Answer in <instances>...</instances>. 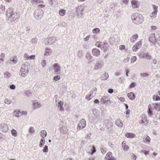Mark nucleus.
Wrapping results in <instances>:
<instances>
[{"mask_svg":"<svg viewBox=\"0 0 160 160\" xmlns=\"http://www.w3.org/2000/svg\"><path fill=\"white\" fill-rule=\"evenodd\" d=\"M6 16L8 20L11 22H14L19 18L18 12L13 8H9L7 10Z\"/></svg>","mask_w":160,"mask_h":160,"instance_id":"1","label":"nucleus"},{"mask_svg":"<svg viewBox=\"0 0 160 160\" xmlns=\"http://www.w3.org/2000/svg\"><path fill=\"white\" fill-rule=\"evenodd\" d=\"M131 18L133 23L136 24L141 23L143 21L142 15L137 13L133 14L131 16Z\"/></svg>","mask_w":160,"mask_h":160,"instance_id":"2","label":"nucleus"},{"mask_svg":"<svg viewBox=\"0 0 160 160\" xmlns=\"http://www.w3.org/2000/svg\"><path fill=\"white\" fill-rule=\"evenodd\" d=\"M28 72V66L25 64H22L19 72L20 75L23 77H24L27 75Z\"/></svg>","mask_w":160,"mask_h":160,"instance_id":"3","label":"nucleus"},{"mask_svg":"<svg viewBox=\"0 0 160 160\" xmlns=\"http://www.w3.org/2000/svg\"><path fill=\"white\" fill-rule=\"evenodd\" d=\"M95 45L98 48L103 49L104 52H106L108 50V44L104 42L99 41L97 42Z\"/></svg>","mask_w":160,"mask_h":160,"instance_id":"4","label":"nucleus"},{"mask_svg":"<svg viewBox=\"0 0 160 160\" xmlns=\"http://www.w3.org/2000/svg\"><path fill=\"white\" fill-rule=\"evenodd\" d=\"M43 15V11L40 9L36 10L35 11L34 16L37 19H40Z\"/></svg>","mask_w":160,"mask_h":160,"instance_id":"5","label":"nucleus"},{"mask_svg":"<svg viewBox=\"0 0 160 160\" xmlns=\"http://www.w3.org/2000/svg\"><path fill=\"white\" fill-rule=\"evenodd\" d=\"M84 9V7L83 6L80 5L78 6L76 8V13L77 16L81 17L83 13V11Z\"/></svg>","mask_w":160,"mask_h":160,"instance_id":"6","label":"nucleus"},{"mask_svg":"<svg viewBox=\"0 0 160 160\" xmlns=\"http://www.w3.org/2000/svg\"><path fill=\"white\" fill-rule=\"evenodd\" d=\"M104 64L101 60H98L94 66V70H97L102 68Z\"/></svg>","mask_w":160,"mask_h":160,"instance_id":"7","label":"nucleus"},{"mask_svg":"<svg viewBox=\"0 0 160 160\" xmlns=\"http://www.w3.org/2000/svg\"><path fill=\"white\" fill-rule=\"evenodd\" d=\"M139 56L140 57L147 59H151L152 58L151 55L148 52L145 53L144 52H141Z\"/></svg>","mask_w":160,"mask_h":160,"instance_id":"8","label":"nucleus"},{"mask_svg":"<svg viewBox=\"0 0 160 160\" xmlns=\"http://www.w3.org/2000/svg\"><path fill=\"white\" fill-rule=\"evenodd\" d=\"M86 126V123L85 120L84 119H82L78 123V128L82 129L84 128Z\"/></svg>","mask_w":160,"mask_h":160,"instance_id":"9","label":"nucleus"},{"mask_svg":"<svg viewBox=\"0 0 160 160\" xmlns=\"http://www.w3.org/2000/svg\"><path fill=\"white\" fill-rule=\"evenodd\" d=\"M56 41V38L54 37H49L46 40V42L47 43H46V44L51 45L54 43Z\"/></svg>","mask_w":160,"mask_h":160,"instance_id":"10","label":"nucleus"},{"mask_svg":"<svg viewBox=\"0 0 160 160\" xmlns=\"http://www.w3.org/2000/svg\"><path fill=\"white\" fill-rule=\"evenodd\" d=\"M0 130L3 132H6L8 130V127L5 123L0 124Z\"/></svg>","mask_w":160,"mask_h":160,"instance_id":"11","label":"nucleus"},{"mask_svg":"<svg viewBox=\"0 0 160 160\" xmlns=\"http://www.w3.org/2000/svg\"><path fill=\"white\" fill-rule=\"evenodd\" d=\"M142 46L141 42L140 41L136 43L132 48V50L134 52H136L140 49Z\"/></svg>","mask_w":160,"mask_h":160,"instance_id":"12","label":"nucleus"},{"mask_svg":"<svg viewBox=\"0 0 160 160\" xmlns=\"http://www.w3.org/2000/svg\"><path fill=\"white\" fill-rule=\"evenodd\" d=\"M112 153L111 152H108L105 157L104 160H115V158L112 157Z\"/></svg>","mask_w":160,"mask_h":160,"instance_id":"13","label":"nucleus"},{"mask_svg":"<svg viewBox=\"0 0 160 160\" xmlns=\"http://www.w3.org/2000/svg\"><path fill=\"white\" fill-rule=\"evenodd\" d=\"M52 67L55 73H57L60 71V67L58 64L57 63H54L52 65Z\"/></svg>","mask_w":160,"mask_h":160,"instance_id":"14","label":"nucleus"},{"mask_svg":"<svg viewBox=\"0 0 160 160\" xmlns=\"http://www.w3.org/2000/svg\"><path fill=\"white\" fill-rule=\"evenodd\" d=\"M92 52L93 55L96 57L99 56L100 54V51L96 48L92 49Z\"/></svg>","mask_w":160,"mask_h":160,"instance_id":"15","label":"nucleus"},{"mask_svg":"<svg viewBox=\"0 0 160 160\" xmlns=\"http://www.w3.org/2000/svg\"><path fill=\"white\" fill-rule=\"evenodd\" d=\"M106 125L108 128H110L112 126V123L110 119H106L104 121Z\"/></svg>","mask_w":160,"mask_h":160,"instance_id":"16","label":"nucleus"},{"mask_svg":"<svg viewBox=\"0 0 160 160\" xmlns=\"http://www.w3.org/2000/svg\"><path fill=\"white\" fill-rule=\"evenodd\" d=\"M60 132L63 134H66L68 132V129L65 126H62L60 128Z\"/></svg>","mask_w":160,"mask_h":160,"instance_id":"17","label":"nucleus"},{"mask_svg":"<svg viewBox=\"0 0 160 160\" xmlns=\"http://www.w3.org/2000/svg\"><path fill=\"white\" fill-rule=\"evenodd\" d=\"M138 2L135 0H132L131 1L132 6L133 8H137L138 6Z\"/></svg>","mask_w":160,"mask_h":160,"instance_id":"18","label":"nucleus"},{"mask_svg":"<svg viewBox=\"0 0 160 160\" xmlns=\"http://www.w3.org/2000/svg\"><path fill=\"white\" fill-rule=\"evenodd\" d=\"M155 34H152V36H150L149 38V40L151 42L154 44L156 43L157 40L154 36Z\"/></svg>","mask_w":160,"mask_h":160,"instance_id":"19","label":"nucleus"},{"mask_svg":"<svg viewBox=\"0 0 160 160\" xmlns=\"http://www.w3.org/2000/svg\"><path fill=\"white\" fill-rule=\"evenodd\" d=\"M109 98L106 96H103L101 98V101L103 102V103H105L109 100Z\"/></svg>","mask_w":160,"mask_h":160,"instance_id":"20","label":"nucleus"},{"mask_svg":"<svg viewBox=\"0 0 160 160\" xmlns=\"http://www.w3.org/2000/svg\"><path fill=\"white\" fill-rule=\"evenodd\" d=\"M109 77L108 74L107 72L104 73L101 76V80H106Z\"/></svg>","mask_w":160,"mask_h":160,"instance_id":"21","label":"nucleus"},{"mask_svg":"<svg viewBox=\"0 0 160 160\" xmlns=\"http://www.w3.org/2000/svg\"><path fill=\"white\" fill-rule=\"evenodd\" d=\"M63 102L60 101L57 104V106L58 107L59 110L61 111H62L64 110V109L62 107Z\"/></svg>","mask_w":160,"mask_h":160,"instance_id":"22","label":"nucleus"},{"mask_svg":"<svg viewBox=\"0 0 160 160\" xmlns=\"http://www.w3.org/2000/svg\"><path fill=\"white\" fill-rule=\"evenodd\" d=\"M33 104L34 109H36L41 107V105L37 101H34L33 102Z\"/></svg>","mask_w":160,"mask_h":160,"instance_id":"23","label":"nucleus"},{"mask_svg":"<svg viewBox=\"0 0 160 160\" xmlns=\"http://www.w3.org/2000/svg\"><path fill=\"white\" fill-rule=\"evenodd\" d=\"M24 57L27 59L33 60L35 58V56L33 55L29 56L27 54L25 53Z\"/></svg>","mask_w":160,"mask_h":160,"instance_id":"24","label":"nucleus"},{"mask_svg":"<svg viewBox=\"0 0 160 160\" xmlns=\"http://www.w3.org/2000/svg\"><path fill=\"white\" fill-rule=\"evenodd\" d=\"M128 96L131 100L134 99L136 97L135 95L132 92L129 93L128 94Z\"/></svg>","mask_w":160,"mask_h":160,"instance_id":"25","label":"nucleus"},{"mask_svg":"<svg viewBox=\"0 0 160 160\" xmlns=\"http://www.w3.org/2000/svg\"><path fill=\"white\" fill-rule=\"evenodd\" d=\"M89 147L91 149V152H90L89 153H90V154L91 155H92L96 152V148L94 146H90Z\"/></svg>","mask_w":160,"mask_h":160,"instance_id":"26","label":"nucleus"},{"mask_svg":"<svg viewBox=\"0 0 160 160\" xmlns=\"http://www.w3.org/2000/svg\"><path fill=\"white\" fill-rule=\"evenodd\" d=\"M122 146L124 150L127 151L129 148V147L128 145L126 144V142L124 141L122 142Z\"/></svg>","mask_w":160,"mask_h":160,"instance_id":"27","label":"nucleus"},{"mask_svg":"<svg viewBox=\"0 0 160 160\" xmlns=\"http://www.w3.org/2000/svg\"><path fill=\"white\" fill-rule=\"evenodd\" d=\"M21 111L19 110H15L13 112L14 115L17 117L21 116Z\"/></svg>","mask_w":160,"mask_h":160,"instance_id":"28","label":"nucleus"},{"mask_svg":"<svg viewBox=\"0 0 160 160\" xmlns=\"http://www.w3.org/2000/svg\"><path fill=\"white\" fill-rule=\"evenodd\" d=\"M138 37V35L137 34H135L130 39V41L133 42Z\"/></svg>","mask_w":160,"mask_h":160,"instance_id":"29","label":"nucleus"},{"mask_svg":"<svg viewBox=\"0 0 160 160\" xmlns=\"http://www.w3.org/2000/svg\"><path fill=\"white\" fill-rule=\"evenodd\" d=\"M125 136L128 138H134L135 137V135L134 134L131 133H126Z\"/></svg>","mask_w":160,"mask_h":160,"instance_id":"30","label":"nucleus"},{"mask_svg":"<svg viewBox=\"0 0 160 160\" xmlns=\"http://www.w3.org/2000/svg\"><path fill=\"white\" fill-rule=\"evenodd\" d=\"M45 142V139L44 138H42L40 140L39 146L40 147H42L44 145Z\"/></svg>","mask_w":160,"mask_h":160,"instance_id":"31","label":"nucleus"},{"mask_svg":"<svg viewBox=\"0 0 160 160\" xmlns=\"http://www.w3.org/2000/svg\"><path fill=\"white\" fill-rule=\"evenodd\" d=\"M116 124L118 127H122L123 125L120 120H117L116 121Z\"/></svg>","mask_w":160,"mask_h":160,"instance_id":"32","label":"nucleus"},{"mask_svg":"<svg viewBox=\"0 0 160 160\" xmlns=\"http://www.w3.org/2000/svg\"><path fill=\"white\" fill-rule=\"evenodd\" d=\"M52 52V50L50 49L46 48L45 49V55H46L50 54Z\"/></svg>","mask_w":160,"mask_h":160,"instance_id":"33","label":"nucleus"},{"mask_svg":"<svg viewBox=\"0 0 160 160\" xmlns=\"http://www.w3.org/2000/svg\"><path fill=\"white\" fill-rule=\"evenodd\" d=\"M47 133L46 131L43 130L41 132V135L42 138H44L47 136Z\"/></svg>","mask_w":160,"mask_h":160,"instance_id":"34","label":"nucleus"},{"mask_svg":"<svg viewBox=\"0 0 160 160\" xmlns=\"http://www.w3.org/2000/svg\"><path fill=\"white\" fill-rule=\"evenodd\" d=\"M92 32L94 33L98 34L100 32V29L98 28H95L93 30Z\"/></svg>","mask_w":160,"mask_h":160,"instance_id":"35","label":"nucleus"},{"mask_svg":"<svg viewBox=\"0 0 160 160\" xmlns=\"http://www.w3.org/2000/svg\"><path fill=\"white\" fill-rule=\"evenodd\" d=\"M153 99L155 101L160 100V97L158 95H155L153 96Z\"/></svg>","mask_w":160,"mask_h":160,"instance_id":"36","label":"nucleus"},{"mask_svg":"<svg viewBox=\"0 0 160 160\" xmlns=\"http://www.w3.org/2000/svg\"><path fill=\"white\" fill-rule=\"evenodd\" d=\"M10 61L13 63H16L17 62V59L15 57L11 58Z\"/></svg>","mask_w":160,"mask_h":160,"instance_id":"37","label":"nucleus"},{"mask_svg":"<svg viewBox=\"0 0 160 160\" xmlns=\"http://www.w3.org/2000/svg\"><path fill=\"white\" fill-rule=\"evenodd\" d=\"M4 57L5 54L4 53H2L0 56V63L3 61Z\"/></svg>","mask_w":160,"mask_h":160,"instance_id":"38","label":"nucleus"},{"mask_svg":"<svg viewBox=\"0 0 160 160\" xmlns=\"http://www.w3.org/2000/svg\"><path fill=\"white\" fill-rule=\"evenodd\" d=\"M38 39L37 38H34L31 39V42L32 44H35L37 43Z\"/></svg>","mask_w":160,"mask_h":160,"instance_id":"39","label":"nucleus"},{"mask_svg":"<svg viewBox=\"0 0 160 160\" xmlns=\"http://www.w3.org/2000/svg\"><path fill=\"white\" fill-rule=\"evenodd\" d=\"M59 13L60 16H62L65 15V11L64 10H61L59 11Z\"/></svg>","mask_w":160,"mask_h":160,"instance_id":"40","label":"nucleus"},{"mask_svg":"<svg viewBox=\"0 0 160 160\" xmlns=\"http://www.w3.org/2000/svg\"><path fill=\"white\" fill-rule=\"evenodd\" d=\"M11 73L8 72H6L4 74V77L5 78H9L11 77Z\"/></svg>","mask_w":160,"mask_h":160,"instance_id":"41","label":"nucleus"},{"mask_svg":"<svg viewBox=\"0 0 160 160\" xmlns=\"http://www.w3.org/2000/svg\"><path fill=\"white\" fill-rule=\"evenodd\" d=\"M48 151V146L47 145H45L42 150V151L43 152L46 153Z\"/></svg>","mask_w":160,"mask_h":160,"instance_id":"42","label":"nucleus"},{"mask_svg":"<svg viewBox=\"0 0 160 160\" xmlns=\"http://www.w3.org/2000/svg\"><path fill=\"white\" fill-rule=\"evenodd\" d=\"M35 131L34 130L33 128L31 127L29 128V133H33Z\"/></svg>","mask_w":160,"mask_h":160,"instance_id":"43","label":"nucleus"},{"mask_svg":"<svg viewBox=\"0 0 160 160\" xmlns=\"http://www.w3.org/2000/svg\"><path fill=\"white\" fill-rule=\"evenodd\" d=\"M92 94L90 92V94L89 96H86V99L88 100H89L90 99L93 97L94 96L93 95H92Z\"/></svg>","mask_w":160,"mask_h":160,"instance_id":"44","label":"nucleus"},{"mask_svg":"<svg viewBox=\"0 0 160 160\" xmlns=\"http://www.w3.org/2000/svg\"><path fill=\"white\" fill-rule=\"evenodd\" d=\"M4 102L5 103L9 104L11 103V101L8 98H5L4 100Z\"/></svg>","mask_w":160,"mask_h":160,"instance_id":"45","label":"nucleus"},{"mask_svg":"<svg viewBox=\"0 0 160 160\" xmlns=\"http://www.w3.org/2000/svg\"><path fill=\"white\" fill-rule=\"evenodd\" d=\"M59 27H65L67 26V23L65 22H62L60 24H58Z\"/></svg>","mask_w":160,"mask_h":160,"instance_id":"46","label":"nucleus"},{"mask_svg":"<svg viewBox=\"0 0 160 160\" xmlns=\"http://www.w3.org/2000/svg\"><path fill=\"white\" fill-rule=\"evenodd\" d=\"M86 58L88 60H90L91 58V57L89 53L87 52L86 55Z\"/></svg>","mask_w":160,"mask_h":160,"instance_id":"47","label":"nucleus"},{"mask_svg":"<svg viewBox=\"0 0 160 160\" xmlns=\"http://www.w3.org/2000/svg\"><path fill=\"white\" fill-rule=\"evenodd\" d=\"M137 60V57L136 56H133L132 57L131 59V63H133L135 62Z\"/></svg>","mask_w":160,"mask_h":160,"instance_id":"48","label":"nucleus"},{"mask_svg":"<svg viewBox=\"0 0 160 160\" xmlns=\"http://www.w3.org/2000/svg\"><path fill=\"white\" fill-rule=\"evenodd\" d=\"M41 64L42 66L43 67H44L45 66L46 64V61H45V60H42Z\"/></svg>","mask_w":160,"mask_h":160,"instance_id":"49","label":"nucleus"},{"mask_svg":"<svg viewBox=\"0 0 160 160\" xmlns=\"http://www.w3.org/2000/svg\"><path fill=\"white\" fill-rule=\"evenodd\" d=\"M96 88H92L91 91V92L92 93V95H93V96H94L96 94Z\"/></svg>","mask_w":160,"mask_h":160,"instance_id":"50","label":"nucleus"},{"mask_svg":"<svg viewBox=\"0 0 160 160\" xmlns=\"http://www.w3.org/2000/svg\"><path fill=\"white\" fill-rule=\"evenodd\" d=\"M140 75L141 76L145 77H148L149 76L148 74L145 73H141Z\"/></svg>","mask_w":160,"mask_h":160,"instance_id":"51","label":"nucleus"},{"mask_svg":"<svg viewBox=\"0 0 160 160\" xmlns=\"http://www.w3.org/2000/svg\"><path fill=\"white\" fill-rule=\"evenodd\" d=\"M11 133H12V135H13V136L16 135V131L15 130H14V129H12L11 130Z\"/></svg>","mask_w":160,"mask_h":160,"instance_id":"52","label":"nucleus"},{"mask_svg":"<svg viewBox=\"0 0 160 160\" xmlns=\"http://www.w3.org/2000/svg\"><path fill=\"white\" fill-rule=\"evenodd\" d=\"M60 77L59 76L57 75L54 77V80L55 81H57L60 80Z\"/></svg>","mask_w":160,"mask_h":160,"instance_id":"53","label":"nucleus"},{"mask_svg":"<svg viewBox=\"0 0 160 160\" xmlns=\"http://www.w3.org/2000/svg\"><path fill=\"white\" fill-rule=\"evenodd\" d=\"M157 44L160 47V36L157 39Z\"/></svg>","mask_w":160,"mask_h":160,"instance_id":"54","label":"nucleus"},{"mask_svg":"<svg viewBox=\"0 0 160 160\" xmlns=\"http://www.w3.org/2000/svg\"><path fill=\"white\" fill-rule=\"evenodd\" d=\"M154 106L155 107V108L156 109V110H159L160 109L159 106L158 104H155V105H154Z\"/></svg>","mask_w":160,"mask_h":160,"instance_id":"55","label":"nucleus"},{"mask_svg":"<svg viewBox=\"0 0 160 160\" xmlns=\"http://www.w3.org/2000/svg\"><path fill=\"white\" fill-rule=\"evenodd\" d=\"M15 88H16V87H15V85L14 84L11 85L9 87L12 90L15 89Z\"/></svg>","mask_w":160,"mask_h":160,"instance_id":"56","label":"nucleus"},{"mask_svg":"<svg viewBox=\"0 0 160 160\" xmlns=\"http://www.w3.org/2000/svg\"><path fill=\"white\" fill-rule=\"evenodd\" d=\"M125 47L124 45H121L119 46V48L120 50H122L125 49Z\"/></svg>","mask_w":160,"mask_h":160,"instance_id":"57","label":"nucleus"},{"mask_svg":"<svg viewBox=\"0 0 160 160\" xmlns=\"http://www.w3.org/2000/svg\"><path fill=\"white\" fill-rule=\"evenodd\" d=\"M152 7L153 8V9L154 10V11H157V12H158V7L155 6V5H152Z\"/></svg>","mask_w":160,"mask_h":160,"instance_id":"58","label":"nucleus"},{"mask_svg":"<svg viewBox=\"0 0 160 160\" xmlns=\"http://www.w3.org/2000/svg\"><path fill=\"white\" fill-rule=\"evenodd\" d=\"M77 55L79 57H80L82 56V51H78L77 53Z\"/></svg>","mask_w":160,"mask_h":160,"instance_id":"59","label":"nucleus"},{"mask_svg":"<svg viewBox=\"0 0 160 160\" xmlns=\"http://www.w3.org/2000/svg\"><path fill=\"white\" fill-rule=\"evenodd\" d=\"M145 140L148 142H149L150 141V138L149 137L147 136V137L146 138Z\"/></svg>","mask_w":160,"mask_h":160,"instance_id":"60","label":"nucleus"},{"mask_svg":"<svg viewBox=\"0 0 160 160\" xmlns=\"http://www.w3.org/2000/svg\"><path fill=\"white\" fill-rule=\"evenodd\" d=\"M21 115H26L27 114V112L26 111H21Z\"/></svg>","mask_w":160,"mask_h":160,"instance_id":"61","label":"nucleus"},{"mask_svg":"<svg viewBox=\"0 0 160 160\" xmlns=\"http://www.w3.org/2000/svg\"><path fill=\"white\" fill-rule=\"evenodd\" d=\"M113 92V90L112 88L109 89L108 90V92L110 94L112 93Z\"/></svg>","mask_w":160,"mask_h":160,"instance_id":"62","label":"nucleus"},{"mask_svg":"<svg viewBox=\"0 0 160 160\" xmlns=\"http://www.w3.org/2000/svg\"><path fill=\"white\" fill-rule=\"evenodd\" d=\"M135 86V83L133 82L130 84V86H129V87L130 88H132V87H134Z\"/></svg>","mask_w":160,"mask_h":160,"instance_id":"63","label":"nucleus"},{"mask_svg":"<svg viewBox=\"0 0 160 160\" xmlns=\"http://www.w3.org/2000/svg\"><path fill=\"white\" fill-rule=\"evenodd\" d=\"M129 59V58L128 57H127L126 58L124 59L123 60V61L124 62L127 63Z\"/></svg>","mask_w":160,"mask_h":160,"instance_id":"64","label":"nucleus"}]
</instances>
